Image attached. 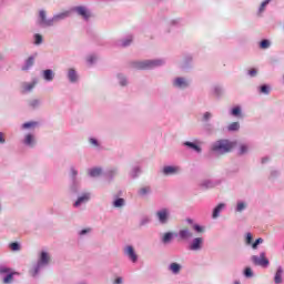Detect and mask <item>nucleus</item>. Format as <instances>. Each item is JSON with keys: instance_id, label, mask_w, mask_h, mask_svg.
Listing matches in <instances>:
<instances>
[{"instance_id": "2eb2a0df", "label": "nucleus", "mask_w": 284, "mask_h": 284, "mask_svg": "<svg viewBox=\"0 0 284 284\" xmlns=\"http://www.w3.org/2000/svg\"><path fill=\"white\" fill-rule=\"evenodd\" d=\"M104 179H106V181L109 183H112V181H114V179H116V176H119V168L118 166H111L109 169L105 170V172L103 173Z\"/></svg>"}, {"instance_id": "c03bdc74", "label": "nucleus", "mask_w": 284, "mask_h": 284, "mask_svg": "<svg viewBox=\"0 0 284 284\" xmlns=\"http://www.w3.org/2000/svg\"><path fill=\"white\" fill-rule=\"evenodd\" d=\"M200 187H202V190H212V187H214V182L211 180H204L201 182Z\"/></svg>"}, {"instance_id": "ea45409f", "label": "nucleus", "mask_w": 284, "mask_h": 284, "mask_svg": "<svg viewBox=\"0 0 284 284\" xmlns=\"http://www.w3.org/2000/svg\"><path fill=\"white\" fill-rule=\"evenodd\" d=\"M113 207H125V199L116 197L112 202Z\"/></svg>"}, {"instance_id": "0eeeda50", "label": "nucleus", "mask_w": 284, "mask_h": 284, "mask_svg": "<svg viewBox=\"0 0 284 284\" xmlns=\"http://www.w3.org/2000/svg\"><path fill=\"white\" fill-rule=\"evenodd\" d=\"M251 261L257 267H263L264 270L270 267V260L265 251H262L258 255L251 256Z\"/></svg>"}, {"instance_id": "cd10ccee", "label": "nucleus", "mask_w": 284, "mask_h": 284, "mask_svg": "<svg viewBox=\"0 0 284 284\" xmlns=\"http://www.w3.org/2000/svg\"><path fill=\"white\" fill-rule=\"evenodd\" d=\"M89 143L92 148H94V150H97V152H101V150H103V145L97 138H89Z\"/></svg>"}, {"instance_id": "3c124183", "label": "nucleus", "mask_w": 284, "mask_h": 284, "mask_svg": "<svg viewBox=\"0 0 284 284\" xmlns=\"http://www.w3.org/2000/svg\"><path fill=\"white\" fill-rule=\"evenodd\" d=\"M270 85L268 84H262V85H260L258 87V93L260 94H265V95H267V94H270Z\"/></svg>"}, {"instance_id": "f257e3e1", "label": "nucleus", "mask_w": 284, "mask_h": 284, "mask_svg": "<svg viewBox=\"0 0 284 284\" xmlns=\"http://www.w3.org/2000/svg\"><path fill=\"white\" fill-rule=\"evenodd\" d=\"M50 265V253L47 251H41L38 257V262L32 265L29 271V274L37 278L41 274V270H45Z\"/></svg>"}, {"instance_id": "e2e57ef3", "label": "nucleus", "mask_w": 284, "mask_h": 284, "mask_svg": "<svg viewBox=\"0 0 284 284\" xmlns=\"http://www.w3.org/2000/svg\"><path fill=\"white\" fill-rule=\"evenodd\" d=\"M278 176H281V171H278V170L271 171L272 179H278Z\"/></svg>"}, {"instance_id": "a211bd4d", "label": "nucleus", "mask_w": 284, "mask_h": 284, "mask_svg": "<svg viewBox=\"0 0 284 284\" xmlns=\"http://www.w3.org/2000/svg\"><path fill=\"white\" fill-rule=\"evenodd\" d=\"M70 17V11H64L60 13L53 14L51 18L52 20V27L57 26V23H61V21H65Z\"/></svg>"}, {"instance_id": "6e6552de", "label": "nucleus", "mask_w": 284, "mask_h": 284, "mask_svg": "<svg viewBox=\"0 0 284 284\" xmlns=\"http://www.w3.org/2000/svg\"><path fill=\"white\" fill-rule=\"evenodd\" d=\"M37 26L39 28H53L52 18H48V11L41 9L38 13Z\"/></svg>"}, {"instance_id": "5fc2aeb1", "label": "nucleus", "mask_w": 284, "mask_h": 284, "mask_svg": "<svg viewBox=\"0 0 284 284\" xmlns=\"http://www.w3.org/2000/svg\"><path fill=\"white\" fill-rule=\"evenodd\" d=\"M263 239L262 237H258V239H256L252 244H251V247H252V250H258V246L261 245V244H263Z\"/></svg>"}, {"instance_id": "bf43d9fd", "label": "nucleus", "mask_w": 284, "mask_h": 284, "mask_svg": "<svg viewBox=\"0 0 284 284\" xmlns=\"http://www.w3.org/2000/svg\"><path fill=\"white\" fill-rule=\"evenodd\" d=\"M193 230L197 234H203V232H205V229L203 226H201L200 224H193Z\"/></svg>"}, {"instance_id": "f3484780", "label": "nucleus", "mask_w": 284, "mask_h": 284, "mask_svg": "<svg viewBox=\"0 0 284 284\" xmlns=\"http://www.w3.org/2000/svg\"><path fill=\"white\" fill-rule=\"evenodd\" d=\"M67 81L73 85L79 83V71L74 68H69L67 70Z\"/></svg>"}, {"instance_id": "9d476101", "label": "nucleus", "mask_w": 284, "mask_h": 284, "mask_svg": "<svg viewBox=\"0 0 284 284\" xmlns=\"http://www.w3.org/2000/svg\"><path fill=\"white\" fill-rule=\"evenodd\" d=\"M203 243H205L203 237H194L189 242L187 250H190V252H201L203 250Z\"/></svg>"}, {"instance_id": "13d9d810", "label": "nucleus", "mask_w": 284, "mask_h": 284, "mask_svg": "<svg viewBox=\"0 0 284 284\" xmlns=\"http://www.w3.org/2000/svg\"><path fill=\"white\" fill-rule=\"evenodd\" d=\"M226 174L227 176H232L233 174H239V166L227 169Z\"/></svg>"}, {"instance_id": "de8ad7c7", "label": "nucleus", "mask_w": 284, "mask_h": 284, "mask_svg": "<svg viewBox=\"0 0 284 284\" xmlns=\"http://www.w3.org/2000/svg\"><path fill=\"white\" fill-rule=\"evenodd\" d=\"M70 179H71V181H78L79 180V171L74 166L70 168Z\"/></svg>"}, {"instance_id": "4d7b16f0", "label": "nucleus", "mask_w": 284, "mask_h": 284, "mask_svg": "<svg viewBox=\"0 0 284 284\" xmlns=\"http://www.w3.org/2000/svg\"><path fill=\"white\" fill-rule=\"evenodd\" d=\"M244 276H245L246 278H252V276H254V272L252 271L251 267H245V268H244Z\"/></svg>"}, {"instance_id": "c756f323", "label": "nucleus", "mask_w": 284, "mask_h": 284, "mask_svg": "<svg viewBox=\"0 0 284 284\" xmlns=\"http://www.w3.org/2000/svg\"><path fill=\"white\" fill-rule=\"evenodd\" d=\"M203 130H204V132H206L210 136H212V134H216V126H214L211 122L204 123Z\"/></svg>"}, {"instance_id": "c85d7f7f", "label": "nucleus", "mask_w": 284, "mask_h": 284, "mask_svg": "<svg viewBox=\"0 0 284 284\" xmlns=\"http://www.w3.org/2000/svg\"><path fill=\"white\" fill-rule=\"evenodd\" d=\"M272 3V0H263L260 4V7L257 8V17H263V14L265 13V10H267V4Z\"/></svg>"}, {"instance_id": "09e8293b", "label": "nucleus", "mask_w": 284, "mask_h": 284, "mask_svg": "<svg viewBox=\"0 0 284 284\" xmlns=\"http://www.w3.org/2000/svg\"><path fill=\"white\" fill-rule=\"evenodd\" d=\"M41 106V100L39 99H33L29 101V108H31L32 110H37V108Z\"/></svg>"}, {"instance_id": "6ab92c4d", "label": "nucleus", "mask_w": 284, "mask_h": 284, "mask_svg": "<svg viewBox=\"0 0 284 284\" xmlns=\"http://www.w3.org/2000/svg\"><path fill=\"white\" fill-rule=\"evenodd\" d=\"M194 63V57L190 53L184 54L182 63H181V69L182 70H190Z\"/></svg>"}, {"instance_id": "ddd939ff", "label": "nucleus", "mask_w": 284, "mask_h": 284, "mask_svg": "<svg viewBox=\"0 0 284 284\" xmlns=\"http://www.w3.org/2000/svg\"><path fill=\"white\" fill-rule=\"evenodd\" d=\"M123 254L131 261V263H138L139 262V255L136 254V251H134V246L126 245L123 248Z\"/></svg>"}, {"instance_id": "37998d69", "label": "nucleus", "mask_w": 284, "mask_h": 284, "mask_svg": "<svg viewBox=\"0 0 284 284\" xmlns=\"http://www.w3.org/2000/svg\"><path fill=\"white\" fill-rule=\"evenodd\" d=\"M212 119H214V114H212V112L206 111L202 114V123H210V121H212Z\"/></svg>"}, {"instance_id": "72a5a7b5", "label": "nucleus", "mask_w": 284, "mask_h": 284, "mask_svg": "<svg viewBox=\"0 0 284 284\" xmlns=\"http://www.w3.org/2000/svg\"><path fill=\"white\" fill-rule=\"evenodd\" d=\"M245 210H247V202L239 200L235 205V212L241 214V212H245Z\"/></svg>"}, {"instance_id": "2f4dec72", "label": "nucleus", "mask_w": 284, "mask_h": 284, "mask_svg": "<svg viewBox=\"0 0 284 284\" xmlns=\"http://www.w3.org/2000/svg\"><path fill=\"white\" fill-rule=\"evenodd\" d=\"M141 173H142L141 166L135 165V166H132V169L129 173V176L131 179H139V176H141Z\"/></svg>"}, {"instance_id": "dca6fc26", "label": "nucleus", "mask_w": 284, "mask_h": 284, "mask_svg": "<svg viewBox=\"0 0 284 284\" xmlns=\"http://www.w3.org/2000/svg\"><path fill=\"white\" fill-rule=\"evenodd\" d=\"M201 143V141L195 140L193 142L190 141H185L182 143V145L184 148H187V150H193V152H196V154H201L203 152V149L201 148V145H199Z\"/></svg>"}, {"instance_id": "4be33fe9", "label": "nucleus", "mask_w": 284, "mask_h": 284, "mask_svg": "<svg viewBox=\"0 0 284 284\" xmlns=\"http://www.w3.org/2000/svg\"><path fill=\"white\" fill-rule=\"evenodd\" d=\"M102 174H104V172L103 168L101 166H95L88 170V176H90V179H99V176Z\"/></svg>"}, {"instance_id": "7c9ffc66", "label": "nucleus", "mask_w": 284, "mask_h": 284, "mask_svg": "<svg viewBox=\"0 0 284 284\" xmlns=\"http://www.w3.org/2000/svg\"><path fill=\"white\" fill-rule=\"evenodd\" d=\"M132 41H134V38L132 36H126L120 40L119 45L120 48H129V45H132Z\"/></svg>"}, {"instance_id": "052dcab7", "label": "nucleus", "mask_w": 284, "mask_h": 284, "mask_svg": "<svg viewBox=\"0 0 284 284\" xmlns=\"http://www.w3.org/2000/svg\"><path fill=\"white\" fill-rule=\"evenodd\" d=\"M97 55L95 54H91L87 58V61L89 63V65H94V63H97Z\"/></svg>"}, {"instance_id": "4468645a", "label": "nucleus", "mask_w": 284, "mask_h": 284, "mask_svg": "<svg viewBox=\"0 0 284 284\" xmlns=\"http://www.w3.org/2000/svg\"><path fill=\"white\" fill-rule=\"evenodd\" d=\"M90 199H92V193L84 192L81 195L78 196L75 202L73 203V207H81V205H85L87 203H90Z\"/></svg>"}, {"instance_id": "aec40b11", "label": "nucleus", "mask_w": 284, "mask_h": 284, "mask_svg": "<svg viewBox=\"0 0 284 284\" xmlns=\"http://www.w3.org/2000/svg\"><path fill=\"white\" fill-rule=\"evenodd\" d=\"M182 270H183V265H181V263H179V262H171L168 265V272L173 274V276H179V274H181Z\"/></svg>"}, {"instance_id": "603ef678", "label": "nucleus", "mask_w": 284, "mask_h": 284, "mask_svg": "<svg viewBox=\"0 0 284 284\" xmlns=\"http://www.w3.org/2000/svg\"><path fill=\"white\" fill-rule=\"evenodd\" d=\"M33 43L34 45H41V43H43V36H41V33H36L33 36Z\"/></svg>"}, {"instance_id": "473e14b6", "label": "nucleus", "mask_w": 284, "mask_h": 284, "mask_svg": "<svg viewBox=\"0 0 284 284\" xmlns=\"http://www.w3.org/2000/svg\"><path fill=\"white\" fill-rule=\"evenodd\" d=\"M138 194L142 197L145 199V196H150L152 194V186H143L140 190H138Z\"/></svg>"}, {"instance_id": "69168bd1", "label": "nucleus", "mask_w": 284, "mask_h": 284, "mask_svg": "<svg viewBox=\"0 0 284 284\" xmlns=\"http://www.w3.org/2000/svg\"><path fill=\"white\" fill-rule=\"evenodd\" d=\"M0 145H6V133L0 132Z\"/></svg>"}, {"instance_id": "a19ab883", "label": "nucleus", "mask_w": 284, "mask_h": 284, "mask_svg": "<svg viewBox=\"0 0 284 284\" xmlns=\"http://www.w3.org/2000/svg\"><path fill=\"white\" fill-rule=\"evenodd\" d=\"M118 81H119V84L122 87V88H125L128 85V83H130L128 81V77H125V74L123 73H119L118 74Z\"/></svg>"}, {"instance_id": "6e6d98bb", "label": "nucleus", "mask_w": 284, "mask_h": 284, "mask_svg": "<svg viewBox=\"0 0 284 284\" xmlns=\"http://www.w3.org/2000/svg\"><path fill=\"white\" fill-rule=\"evenodd\" d=\"M150 222H151L150 217H148V216L141 217L140 227H145V225H150Z\"/></svg>"}, {"instance_id": "393cba45", "label": "nucleus", "mask_w": 284, "mask_h": 284, "mask_svg": "<svg viewBox=\"0 0 284 284\" xmlns=\"http://www.w3.org/2000/svg\"><path fill=\"white\" fill-rule=\"evenodd\" d=\"M42 78L48 83L54 81V71L52 69H45L42 71Z\"/></svg>"}, {"instance_id": "39448f33", "label": "nucleus", "mask_w": 284, "mask_h": 284, "mask_svg": "<svg viewBox=\"0 0 284 284\" xmlns=\"http://www.w3.org/2000/svg\"><path fill=\"white\" fill-rule=\"evenodd\" d=\"M0 276L2 277L3 284H12L14 283V276H19V272L12 271L11 267L4 264H0Z\"/></svg>"}, {"instance_id": "f704fd0d", "label": "nucleus", "mask_w": 284, "mask_h": 284, "mask_svg": "<svg viewBox=\"0 0 284 284\" xmlns=\"http://www.w3.org/2000/svg\"><path fill=\"white\" fill-rule=\"evenodd\" d=\"M70 190L73 194H78L79 190H81V182L79 180H71Z\"/></svg>"}, {"instance_id": "49530a36", "label": "nucleus", "mask_w": 284, "mask_h": 284, "mask_svg": "<svg viewBox=\"0 0 284 284\" xmlns=\"http://www.w3.org/2000/svg\"><path fill=\"white\" fill-rule=\"evenodd\" d=\"M239 130H241V123H239V122H233L227 125L229 132H239Z\"/></svg>"}, {"instance_id": "79ce46f5", "label": "nucleus", "mask_w": 284, "mask_h": 284, "mask_svg": "<svg viewBox=\"0 0 284 284\" xmlns=\"http://www.w3.org/2000/svg\"><path fill=\"white\" fill-rule=\"evenodd\" d=\"M250 152V146L247 144H240L237 149L239 156H244V154H247Z\"/></svg>"}, {"instance_id": "4c0bfd02", "label": "nucleus", "mask_w": 284, "mask_h": 284, "mask_svg": "<svg viewBox=\"0 0 284 284\" xmlns=\"http://www.w3.org/2000/svg\"><path fill=\"white\" fill-rule=\"evenodd\" d=\"M185 23V21L182 18H175L170 20L169 26H171L172 28H181V26H183Z\"/></svg>"}, {"instance_id": "bb28decb", "label": "nucleus", "mask_w": 284, "mask_h": 284, "mask_svg": "<svg viewBox=\"0 0 284 284\" xmlns=\"http://www.w3.org/2000/svg\"><path fill=\"white\" fill-rule=\"evenodd\" d=\"M283 274H284L283 266H277L275 275H274L275 284H283Z\"/></svg>"}, {"instance_id": "0e129e2a", "label": "nucleus", "mask_w": 284, "mask_h": 284, "mask_svg": "<svg viewBox=\"0 0 284 284\" xmlns=\"http://www.w3.org/2000/svg\"><path fill=\"white\" fill-rule=\"evenodd\" d=\"M247 74H248V77L254 79V77H256V74H257V71H256V69H251L247 71Z\"/></svg>"}, {"instance_id": "f03ea898", "label": "nucleus", "mask_w": 284, "mask_h": 284, "mask_svg": "<svg viewBox=\"0 0 284 284\" xmlns=\"http://www.w3.org/2000/svg\"><path fill=\"white\" fill-rule=\"evenodd\" d=\"M234 145H235V142H232L227 139H221L211 144L210 151L213 154L223 156V154H229V152H232Z\"/></svg>"}, {"instance_id": "338daca9", "label": "nucleus", "mask_w": 284, "mask_h": 284, "mask_svg": "<svg viewBox=\"0 0 284 284\" xmlns=\"http://www.w3.org/2000/svg\"><path fill=\"white\" fill-rule=\"evenodd\" d=\"M262 165H265V163H270V156H264L261 160Z\"/></svg>"}, {"instance_id": "58836bf2", "label": "nucleus", "mask_w": 284, "mask_h": 284, "mask_svg": "<svg viewBox=\"0 0 284 284\" xmlns=\"http://www.w3.org/2000/svg\"><path fill=\"white\" fill-rule=\"evenodd\" d=\"M212 93L214 94V97H216L217 99H221V97H223V87L215 84L212 88Z\"/></svg>"}, {"instance_id": "f8f14e48", "label": "nucleus", "mask_w": 284, "mask_h": 284, "mask_svg": "<svg viewBox=\"0 0 284 284\" xmlns=\"http://www.w3.org/2000/svg\"><path fill=\"white\" fill-rule=\"evenodd\" d=\"M182 169L179 165H164L162 169L163 176H176L181 174Z\"/></svg>"}, {"instance_id": "680f3d73", "label": "nucleus", "mask_w": 284, "mask_h": 284, "mask_svg": "<svg viewBox=\"0 0 284 284\" xmlns=\"http://www.w3.org/2000/svg\"><path fill=\"white\" fill-rule=\"evenodd\" d=\"M90 232H92V229H90V227L82 229L81 231H79V236H85V235L90 234Z\"/></svg>"}, {"instance_id": "423d86ee", "label": "nucleus", "mask_w": 284, "mask_h": 284, "mask_svg": "<svg viewBox=\"0 0 284 284\" xmlns=\"http://www.w3.org/2000/svg\"><path fill=\"white\" fill-rule=\"evenodd\" d=\"M71 12H73V14H77L78 17H81L83 21H90V19H92V10H90L88 6L72 7Z\"/></svg>"}, {"instance_id": "20e7f679", "label": "nucleus", "mask_w": 284, "mask_h": 284, "mask_svg": "<svg viewBox=\"0 0 284 284\" xmlns=\"http://www.w3.org/2000/svg\"><path fill=\"white\" fill-rule=\"evenodd\" d=\"M176 236H179L181 241H187V239H192V233L187 229L180 230L179 233L172 231L165 232L161 239V242L163 245H170V243H172Z\"/></svg>"}, {"instance_id": "7ed1b4c3", "label": "nucleus", "mask_w": 284, "mask_h": 284, "mask_svg": "<svg viewBox=\"0 0 284 284\" xmlns=\"http://www.w3.org/2000/svg\"><path fill=\"white\" fill-rule=\"evenodd\" d=\"M165 59H153V60H142L132 62V68L135 70H154V68H161L165 65Z\"/></svg>"}, {"instance_id": "1a4fd4ad", "label": "nucleus", "mask_w": 284, "mask_h": 284, "mask_svg": "<svg viewBox=\"0 0 284 284\" xmlns=\"http://www.w3.org/2000/svg\"><path fill=\"white\" fill-rule=\"evenodd\" d=\"M155 219L160 225H168L170 223V209L162 207L155 212Z\"/></svg>"}, {"instance_id": "8fccbe9b", "label": "nucleus", "mask_w": 284, "mask_h": 284, "mask_svg": "<svg viewBox=\"0 0 284 284\" xmlns=\"http://www.w3.org/2000/svg\"><path fill=\"white\" fill-rule=\"evenodd\" d=\"M253 242H254V235H252L250 232H247L244 235V243H245V245L250 246V245H252Z\"/></svg>"}, {"instance_id": "c9c22d12", "label": "nucleus", "mask_w": 284, "mask_h": 284, "mask_svg": "<svg viewBox=\"0 0 284 284\" xmlns=\"http://www.w3.org/2000/svg\"><path fill=\"white\" fill-rule=\"evenodd\" d=\"M39 126V122L36 121H29V122H24L21 125V130H34L36 128Z\"/></svg>"}, {"instance_id": "9b49d317", "label": "nucleus", "mask_w": 284, "mask_h": 284, "mask_svg": "<svg viewBox=\"0 0 284 284\" xmlns=\"http://www.w3.org/2000/svg\"><path fill=\"white\" fill-rule=\"evenodd\" d=\"M172 85L176 90H187L190 88V80L185 77H178L172 80Z\"/></svg>"}, {"instance_id": "a878e982", "label": "nucleus", "mask_w": 284, "mask_h": 284, "mask_svg": "<svg viewBox=\"0 0 284 284\" xmlns=\"http://www.w3.org/2000/svg\"><path fill=\"white\" fill-rule=\"evenodd\" d=\"M230 114L235 119H243V109L241 105H235L230 110Z\"/></svg>"}, {"instance_id": "412c9836", "label": "nucleus", "mask_w": 284, "mask_h": 284, "mask_svg": "<svg viewBox=\"0 0 284 284\" xmlns=\"http://www.w3.org/2000/svg\"><path fill=\"white\" fill-rule=\"evenodd\" d=\"M22 143L26 145V148H34L37 145V140L34 139V134L28 133L24 135Z\"/></svg>"}, {"instance_id": "864d4df0", "label": "nucleus", "mask_w": 284, "mask_h": 284, "mask_svg": "<svg viewBox=\"0 0 284 284\" xmlns=\"http://www.w3.org/2000/svg\"><path fill=\"white\" fill-rule=\"evenodd\" d=\"M11 252H19L21 250V244L19 242H12L9 244Z\"/></svg>"}, {"instance_id": "774afa93", "label": "nucleus", "mask_w": 284, "mask_h": 284, "mask_svg": "<svg viewBox=\"0 0 284 284\" xmlns=\"http://www.w3.org/2000/svg\"><path fill=\"white\" fill-rule=\"evenodd\" d=\"M113 284H123V277H116Z\"/></svg>"}, {"instance_id": "a18cd8bd", "label": "nucleus", "mask_w": 284, "mask_h": 284, "mask_svg": "<svg viewBox=\"0 0 284 284\" xmlns=\"http://www.w3.org/2000/svg\"><path fill=\"white\" fill-rule=\"evenodd\" d=\"M260 48H261V50H270V48H272V41H270L267 39H263L260 42Z\"/></svg>"}, {"instance_id": "5701e85b", "label": "nucleus", "mask_w": 284, "mask_h": 284, "mask_svg": "<svg viewBox=\"0 0 284 284\" xmlns=\"http://www.w3.org/2000/svg\"><path fill=\"white\" fill-rule=\"evenodd\" d=\"M34 55H30L21 67L22 72H28L34 67Z\"/></svg>"}, {"instance_id": "e433bc0d", "label": "nucleus", "mask_w": 284, "mask_h": 284, "mask_svg": "<svg viewBox=\"0 0 284 284\" xmlns=\"http://www.w3.org/2000/svg\"><path fill=\"white\" fill-rule=\"evenodd\" d=\"M34 85H37V80H33L32 82H24L22 84L23 92H32L34 90Z\"/></svg>"}, {"instance_id": "b1692460", "label": "nucleus", "mask_w": 284, "mask_h": 284, "mask_svg": "<svg viewBox=\"0 0 284 284\" xmlns=\"http://www.w3.org/2000/svg\"><path fill=\"white\" fill-rule=\"evenodd\" d=\"M227 207V204L225 203H219L212 212V219H219L221 216V212H223Z\"/></svg>"}]
</instances>
